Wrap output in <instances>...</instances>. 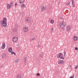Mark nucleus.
Returning <instances> with one entry per match:
<instances>
[{
    "instance_id": "obj_1",
    "label": "nucleus",
    "mask_w": 78,
    "mask_h": 78,
    "mask_svg": "<svg viewBox=\"0 0 78 78\" xmlns=\"http://www.w3.org/2000/svg\"><path fill=\"white\" fill-rule=\"evenodd\" d=\"M7 21L6 18H3V20H2L0 22L1 24L2 25V26L4 27H6L7 25V23L6 22Z\"/></svg>"
},
{
    "instance_id": "obj_2",
    "label": "nucleus",
    "mask_w": 78,
    "mask_h": 78,
    "mask_svg": "<svg viewBox=\"0 0 78 78\" xmlns=\"http://www.w3.org/2000/svg\"><path fill=\"white\" fill-rule=\"evenodd\" d=\"M60 28H62V30H65V27L66 26V23L64 22H61L60 23Z\"/></svg>"
},
{
    "instance_id": "obj_3",
    "label": "nucleus",
    "mask_w": 78,
    "mask_h": 78,
    "mask_svg": "<svg viewBox=\"0 0 78 78\" xmlns=\"http://www.w3.org/2000/svg\"><path fill=\"white\" fill-rule=\"evenodd\" d=\"M62 54L61 53H59L57 55V58H61V59H64V58L62 57Z\"/></svg>"
},
{
    "instance_id": "obj_4",
    "label": "nucleus",
    "mask_w": 78,
    "mask_h": 78,
    "mask_svg": "<svg viewBox=\"0 0 78 78\" xmlns=\"http://www.w3.org/2000/svg\"><path fill=\"white\" fill-rule=\"evenodd\" d=\"M12 41L14 42H16L18 41V38L14 37L13 38Z\"/></svg>"
},
{
    "instance_id": "obj_5",
    "label": "nucleus",
    "mask_w": 78,
    "mask_h": 78,
    "mask_svg": "<svg viewBox=\"0 0 78 78\" xmlns=\"http://www.w3.org/2000/svg\"><path fill=\"white\" fill-rule=\"evenodd\" d=\"M5 46H6V45H5V42H3L2 43V45L1 47L2 49H4V48H5Z\"/></svg>"
},
{
    "instance_id": "obj_6",
    "label": "nucleus",
    "mask_w": 78,
    "mask_h": 78,
    "mask_svg": "<svg viewBox=\"0 0 78 78\" xmlns=\"http://www.w3.org/2000/svg\"><path fill=\"white\" fill-rule=\"evenodd\" d=\"M28 28L27 27H24L23 29V31L24 32H27L28 31Z\"/></svg>"
},
{
    "instance_id": "obj_7",
    "label": "nucleus",
    "mask_w": 78,
    "mask_h": 78,
    "mask_svg": "<svg viewBox=\"0 0 78 78\" xmlns=\"http://www.w3.org/2000/svg\"><path fill=\"white\" fill-rule=\"evenodd\" d=\"M71 27L70 26H68L66 27L67 31H69L70 30V28Z\"/></svg>"
},
{
    "instance_id": "obj_8",
    "label": "nucleus",
    "mask_w": 78,
    "mask_h": 78,
    "mask_svg": "<svg viewBox=\"0 0 78 78\" xmlns=\"http://www.w3.org/2000/svg\"><path fill=\"white\" fill-rule=\"evenodd\" d=\"M58 64H63L64 63V61L63 60H60L58 62Z\"/></svg>"
},
{
    "instance_id": "obj_9",
    "label": "nucleus",
    "mask_w": 78,
    "mask_h": 78,
    "mask_svg": "<svg viewBox=\"0 0 78 78\" xmlns=\"http://www.w3.org/2000/svg\"><path fill=\"white\" fill-rule=\"evenodd\" d=\"M7 7L8 9H10L11 8V6L8 3H7Z\"/></svg>"
},
{
    "instance_id": "obj_10",
    "label": "nucleus",
    "mask_w": 78,
    "mask_h": 78,
    "mask_svg": "<svg viewBox=\"0 0 78 78\" xmlns=\"http://www.w3.org/2000/svg\"><path fill=\"white\" fill-rule=\"evenodd\" d=\"M77 37L76 36H74L73 37V39L74 41H77Z\"/></svg>"
},
{
    "instance_id": "obj_11",
    "label": "nucleus",
    "mask_w": 78,
    "mask_h": 78,
    "mask_svg": "<svg viewBox=\"0 0 78 78\" xmlns=\"http://www.w3.org/2000/svg\"><path fill=\"white\" fill-rule=\"evenodd\" d=\"M19 2L20 3H23L25 2V0H19Z\"/></svg>"
},
{
    "instance_id": "obj_12",
    "label": "nucleus",
    "mask_w": 78,
    "mask_h": 78,
    "mask_svg": "<svg viewBox=\"0 0 78 78\" xmlns=\"http://www.w3.org/2000/svg\"><path fill=\"white\" fill-rule=\"evenodd\" d=\"M12 48H11V47H10L9 48L8 51H9L10 53H11V52L12 51Z\"/></svg>"
},
{
    "instance_id": "obj_13",
    "label": "nucleus",
    "mask_w": 78,
    "mask_h": 78,
    "mask_svg": "<svg viewBox=\"0 0 78 78\" xmlns=\"http://www.w3.org/2000/svg\"><path fill=\"white\" fill-rule=\"evenodd\" d=\"M41 8H42V9H43L44 10V9H47V7H44V6L43 5H42V6H41Z\"/></svg>"
},
{
    "instance_id": "obj_14",
    "label": "nucleus",
    "mask_w": 78,
    "mask_h": 78,
    "mask_svg": "<svg viewBox=\"0 0 78 78\" xmlns=\"http://www.w3.org/2000/svg\"><path fill=\"white\" fill-rule=\"evenodd\" d=\"M2 58H6V55L5 54H4V55L2 54Z\"/></svg>"
},
{
    "instance_id": "obj_15",
    "label": "nucleus",
    "mask_w": 78,
    "mask_h": 78,
    "mask_svg": "<svg viewBox=\"0 0 78 78\" xmlns=\"http://www.w3.org/2000/svg\"><path fill=\"white\" fill-rule=\"evenodd\" d=\"M21 7L22 8H25V4H22L21 5Z\"/></svg>"
},
{
    "instance_id": "obj_16",
    "label": "nucleus",
    "mask_w": 78,
    "mask_h": 78,
    "mask_svg": "<svg viewBox=\"0 0 78 78\" xmlns=\"http://www.w3.org/2000/svg\"><path fill=\"white\" fill-rule=\"evenodd\" d=\"M25 59H24V62L25 63H24L25 65H26V64H25V63H26V62H27V57H25Z\"/></svg>"
},
{
    "instance_id": "obj_17",
    "label": "nucleus",
    "mask_w": 78,
    "mask_h": 78,
    "mask_svg": "<svg viewBox=\"0 0 78 78\" xmlns=\"http://www.w3.org/2000/svg\"><path fill=\"white\" fill-rule=\"evenodd\" d=\"M17 78H21V76L20 74H18L17 75Z\"/></svg>"
},
{
    "instance_id": "obj_18",
    "label": "nucleus",
    "mask_w": 78,
    "mask_h": 78,
    "mask_svg": "<svg viewBox=\"0 0 78 78\" xmlns=\"http://www.w3.org/2000/svg\"><path fill=\"white\" fill-rule=\"evenodd\" d=\"M15 62H16H16H17V63H18V62H19V60L16 59L15 60Z\"/></svg>"
},
{
    "instance_id": "obj_19",
    "label": "nucleus",
    "mask_w": 78,
    "mask_h": 78,
    "mask_svg": "<svg viewBox=\"0 0 78 78\" xmlns=\"http://www.w3.org/2000/svg\"><path fill=\"white\" fill-rule=\"evenodd\" d=\"M27 21H28V22H30V18H28V19H27Z\"/></svg>"
},
{
    "instance_id": "obj_20",
    "label": "nucleus",
    "mask_w": 78,
    "mask_h": 78,
    "mask_svg": "<svg viewBox=\"0 0 78 78\" xmlns=\"http://www.w3.org/2000/svg\"><path fill=\"white\" fill-rule=\"evenodd\" d=\"M50 22H51V23L52 24H53V23H54V20H51V21Z\"/></svg>"
},
{
    "instance_id": "obj_21",
    "label": "nucleus",
    "mask_w": 78,
    "mask_h": 78,
    "mask_svg": "<svg viewBox=\"0 0 78 78\" xmlns=\"http://www.w3.org/2000/svg\"><path fill=\"white\" fill-rule=\"evenodd\" d=\"M72 5H75V4L74 3V1H73V0H72Z\"/></svg>"
},
{
    "instance_id": "obj_22",
    "label": "nucleus",
    "mask_w": 78,
    "mask_h": 78,
    "mask_svg": "<svg viewBox=\"0 0 78 78\" xmlns=\"http://www.w3.org/2000/svg\"><path fill=\"white\" fill-rule=\"evenodd\" d=\"M43 56H44V54H41V55H40V57H41V58H42L43 57Z\"/></svg>"
},
{
    "instance_id": "obj_23",
    "label": "nucleus",
    "mask_w": 78,
    "mask_h": 78,
    "mask_svg": "<svg viewBox=\"0 0 78 78\" xmlns=\"http://www.w3.org/2000/svg\"><path fill=\"white\" fill-rule=\"evenodd\" d=\"M41 12H43V11H44V10L43 9H42V7H41Z\"/></svg>"
},
{
    "instance_id": "obj_24",
    "label": "nucleus",
    "mask_w": 78,
    "mask_h": 78,
    "mask_svg": "<svg viewBox=\"0 0 78 78\" xmlns=\"http://www.w3.org/2000/svg\"><path fill=\"white\" fill-rule=\"evenodd\" d=\"M13 32H17V29H14L13 30Z\"/></svg>"
},
{
    "instance_id": "obj_25",
    "label": "nucleus",
    "mask_w": 78,
    "mask_h": 78,
    "mask_svg": "<svg viewBox=\"0 0 78 78\" xmlns=\"http://www.w3.org/2000/svg\"><path fill=\"white\" fill-rule=\"evenodd\" d=\"M12 5H13L12 2H11L10 4V6H12Z\"/></svg>"
},
{
    "instance_id": "obj_26",
    "label": "nucleus",
    "mask_w": 78,
    "mask_h": 78,
    "mask_svg": "<svg viewBox=\"0 0 78 78\" xmlns=\"http://www.w3.org/2000/svg\"><path fill=\"white\" fill-rule=\"evenodd\" d=\"M36 75H37V76H40V74L39 73H37L36 74Z\"/></svg>"
},
{
    "instance_id": "obj_27",
    "label": "nucleus",
    "mask_w": 78,
    "mask_h": 78,
    "mask_svg": "<svg viewBox=\"0 0 78 78\" xmlns=\"http://www.w3.org/2000/svg\"><path fill=\"white\" fill-rule=\"evenodd\" d=\"M74 78V75H73L72 76L70 77L69 78Z\"/></svg>"
},
{
    "instance_id": "obj_28",
    "label": "nucleus",
    "mask_w": 78,
    "mask_h": 78,
    "mask_svg": "<svg viewBox=\"0 0 78 78\" xmlns=\"http://www.w3.org/2000/svg\"><path fill=\"white\" fill-rule=\"evenodd\" d=\"M66 5H67V6H68V5H70V3H68V2H67V3H66Z\"/></svg>"
},
{
    "instance_id": "obj_29",
    "label": "nucleus",
    "mask_w": 78,
    "mask_h": 78,
    "mask_svg": "<svg viewBox=\"0 0 78 78\" xmlns=\"http://www.w3.org/2000/svg\"><path fill=\"white\" fill-rule=\"evenodd\" d=\"M77 68H78V66H76V67H75V69H76Z\"/></svg>"
},
{
    "instance_id": "obj_30",
    "label": "nucleus",
    "mask_w": 78,
    "mask_h": 78,
    "mask_svg": "<svg viewBox=\"0 0 78 78\" xmlns=\"http://www.w3.org/2000/svg\"><path fill=\"white\" fill-rule=\"evenodd\" d=\"M75 50H78V48L76 47L75 48Z\"/></svg>"
},
{
    "instance_id": "obj_31",
    "label": "nucleus",
    "mask_w": 78,
    "mask_h": 78,
    "mask_svg": "<svg viewBox=\"0 0 78 78\" xmlns=\"http://www.w3.org/2000/svg\"><path fill=\"white\" fill-rule=\"evenodd\" d=\"M11 54H13L14 53V52L13 51H12L11 52Z\"/></svg>"
},
{
    "instance_id": "obj_32",
    "label": "nucleus",
    "mask_w": 78,
    "mask_h": 78,
    "mask_svg": "<svg viewBox=\"0 0 78 78\" xmlns=\"http://www.w3.org/2000/svg\"><path fill=\"white\" fill-rule=\"evenodd\" d=\"M14 55L15 56H16V53L14 52Z\"/></svg>"
},
{
    "instance_id": "obj_33",
    "label": "nucleus",
    "mask_w": 78,
    "mask_h": 78,
    "mask_svg": "<svg viewBox=\"0 0 78 78\" xmlns=\"http://www.w3.org/2000/svg\"><path fill=\"white\" fill-rule=\"evenodd\" d=\"M52 31H53V30H54V28H52Z\"/></svg>"
},
{
    "instance_id": "obj_34",
    "label": "nucleus",
    "mask_w": 78,
    "mask_h": 78,
    "mask_svg": "<svg viewBox=\"0 0 78 78\" xmlns=\"http://www.w3.org/2000/svg\"><path fill=\"white\" fill-rule=\"evenodd\" d=\"M17 3H16L15 4V6H17Z\"/></svg>"
},
{
    "instance_id": "obj_35",
    "label": "nucleus",
    "mask_w": 78,
    "mask_h": 78,
    "mask_svg": "<svg viewBox=\"0 0 78 78\" xmlns=\"http://www.w3.org/2000/svg\"><path fill=\"white\" fill-rule=\"evenodd\" d=\"M64 56L65 57L66 56V53L64 52Z\"/></svg>"
},
{
    "instance_id": "obj_36",
    "label": "nucleus",
    "mask_w": 78,
    "mask_h": 78,
    "mask_svg": "<svg viewBox=\"0 0 78 78\" xmlns=\"http://www.w3.org/2000/svg\"><path fill=\"white\" fill-rule=\"evenodd\" d=\"M73 5V7H75V5Z\"/></svg>"
},
{
    "instance_id": "obj_37",
    "label": "nucleus",
    "mask_w": 78,
    "mask_h": 78,
    "mask_svg": "<svg viewBox=\"0 0 78 78\" xmlns=\"http://www.w3.org/2000/svg\"><path fill=\"white\" fill-rule=\"evenodd\" d=\"M32 40H34V39H35V38H32Z\"/></svg>"
},
{
    "instance_id": "obj_38",
    "label": "nucleus",
    "mask_w": 78,
    "mask_h": 78,
    "mask_svg": "<svg viewBox=\"0 0 78 78\" xmlns=\"http://www.w3.org/2000/svg\"><path fill=\"white\" fill-rule=\"evenodd\" d=\"M40 46V45H38V46H37V47H39Z\"/></svg>"
},
{
    "instance_id": "obj_39",
    "label": "nucleus",
    "mask_w": 78,
    "mask_h": 78,
    "mask_svg": "<svg viewBox=\"0 0 78 78\" xmlns=\"http://www.w3.org/2000/svg\"><path fill=\"white\" fill-rule=\"evenodd\" d=\"M69 67H71V65H70V66H69Z\"/></svg>"
},
{
    "instance_id": "obj_40",
    "label": "nucleus",
    "mask_w": 78,
    "mask_h": 78,
    "mask_svg": "<svg viewBox=\"0 0 78 78\" xmlns=\"http://www.w3.org/2000/svg\"><path fill=\"white\" fill-rule=\"evenodd\" d=\"M71 69H72V67H71Z\"/></svg>"
}]
</instances>
